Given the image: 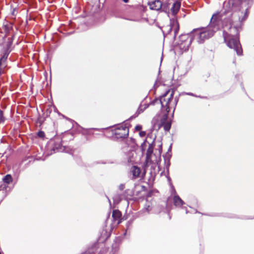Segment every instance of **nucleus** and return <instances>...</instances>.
I'll return each instance as SVG.
<instances>
[{"mask_svg":"<svg viewBox=\"0 0 254 254\" xmlns=\"http://www.w3.org/2000/svg\"><path fill=\"white\" fill-rule=\"evenodd\" d=\"M190 43H191L190 40L186 41L184 43L185 45H186V46H184V44L182 43L180 44V48L181 49H182L184 51H186L188 50L190 45Z\"/></svg>","mask_w":254,"mask_h":254,"instance_id":"2eb2a0df","label":"nucleus"},{"mask_svg":"<svg viewBox=\"0 0 254 254\" xmlns=\"http://www.w3.org/2000/svg\"><path fill=\"white\" fill-rule=\"evenodd\" d=\"M148 4L150 8L152 10L159 11L162 9V11L166 12L169 9L168 3H165L163 4L162 2L159 0H155L149 2Z\"/></svg>","mask_w":254,"mask_h":254,"instance_id":"20e7f679","label":"nucleus"},{"mask_svg":"<svg viewBox=\"0 0 254 254\" xmlns=\"http://www.w3.org/2000/svg\"><path fill=\"white\" fill-rule=\"evenodd\" d=\"M158 128L163 127L164 130L168 131L171 128V122L168 120V115L164 114L162 116V118L160 120V122L157 125Z\"/></svg>","mask_w":254,"mask_h":254,"instance_id":"39448f33","label":"nucleus"},{"mask_svg":"<svg viewBox=\"0 0 254 254\" xmlns=\"http://www.w3.org/2000/svg\"><path fill=\"white\" fill-rule=\"evenodd\" d=\"M253 2V0H237L238 4L240 5L241 8H246V10H248L249 5L251 4Z\"/></svg>","mask_w":254,"mask_h":254,"instance_id":"9d476101","label":"nucleus"},{"mask_svg":"<svg viewBox=\"0 0 254 254\" xmlns=\"http://www.w3.org/2000/svg\"><path fill=\"white\" fill-rule=\"evenodd\" d=\"M142 107H140L138 110V113H140L141 112H142L143 110L146 108V107H145L143 109H142Z\"/></svg>","mask_w":254,"mask_h":254,"instance_id":"aec40b11","label":"nucleus"},{"mask_svg":"<svg viewBox=\"0 0 254 254\" xmlns=\"http://www.w3.org/2000/svg\"><path fill=\"white\" fill-rule=\"evenodd\" d=\"M44 132L43 131H39L38 135L40 137H43L44 136Z\"/></svg>","mask_w":254,"mask_h":254,"instance_id":"6ab92c4d","label":"nucleus"},{"mask_svg":"<svg viewBox=\"0 0 254 254\" xmlns=\"http://www.w3.org/2000/svg\"><path fill=\"white\" fill-rule=\"evenodd\" d=\"M170 26L171 29L175 30V33H176L179 30V23L176 19H172L170 21Z\"/></svg>","mask_w":254,"mask_h":254,"instance_id":"9b49d317","label":"nucleus"},{"mask_svg":"<svg viewBox=\"0 0 254 254\" xmlns=\"http://www.w3.org/2000/svg\"><path fill=\"white\" fill-rule=\"evenodd\" d=\"M174 91L173 90H168L166 93L161 96L160 99H155L151 104L155 105L160 104L162 106V111L164 114H167L173 111L174 112L176 106L178 102V99L174 98Z\"/></svg>","mask_w":254,"mask_h":254,"instance_id":"7ed1b4c3","label":"nucleus"},{"mask_svg":"<svg viewBox=\"0 0 254 254\" xmlns=\"http://www.w3.org/2000/svg\"><path fill=\"white\" fill-rule=\"evenodd\" d=\"M0 120L1 121H4V119L3 118V117H2V111H0Z\"/></svg>","mask_w":254,"mask_h":254,"instance_id":"412c9836","label":"nucleus"},{"mask_svg":"<svg viewBox=\"0 0 254 254\" xmlns=\"http://www.w3.org/2000/svg\"><path fill=\"white\" fill-rule=\"evenodd\" d=\"M2 181L6 184V186H5V188H6L8 184L12 182V178L10 175L8 174L3 177Z\"/></svg>","mask_w":254,"mask_h":254,"instance_id":"4468645a","label":"nucleus"},{"mask_svg":"<svg viewBox=\"0 0 254 254\" xmlns=\"http://www.w3.org/2000/svg\"><path fill=\"white\" fill-rule=\"evenodd\" d=\"M228 23V24H224L223 25L224 41L229 48L236 52L238 55H242L243 51L238 37L239 27L233 26L231 20Z\"/></svg>","mask_w":254,"mask_h":254,"instance_id":"f257e3e1","label":"nucleus"},{"mask_svg":"<svg viewBox=\"0 0 254 254\" xmlns=\"http://www.w3.org/2000/svg\"><path fill=\"white\" fill-rule=\"evenodd\" d=\"M109 201L110 204H111V201H110V199H109Z\"/></svg>","mask_w":254,"mask_h":254,"instance_id":"393cba45","label":"nucleus"},{"mask_svg":"<svg viewBox=\"0 0 254 254\" xmlns=\"http://www.w3.org/2000/svg\"><path fill=\"white\" fill-rule=\"evenodd\" d=\"M125 2L127 3L128 2V0H123Z\"/></svg>","mask_w":254,"mask_h":254,"instance_id":"5701e85b","label":"nucleus"},{"mask_svg":"<svg viewBox=\"0 0 254 254\" xmlns=\"http://www.w3.org/2000/svg\"><path fill=\"white\" fill-rule=\"evenodd\" d=\"M188 95H192V93H187Z\"/></svg>","mask_w":254,"mask_h":254,"instance_id":"b1692460","label":"nucleus"},{"mask_svg":"<svg viewBox=\"0 0 254 254\" xmlns=\"http://www.w3.org/2000/svg\"><path fill=\"white\" fill-rule=\"evenodd\" d=\"M112 217H113L115 220H118V224H120L121 222V221L120 219L121 217V213L118 210H115L113 211Z\"/></svg>","mask_w":254,"mask_h":254,"instance_id":"f8f14e48","label":"nucleus"},{"mask_svg":"<svg viewBox=\"0 0 254 254\" xmlns=\"http://www.w3.org/2000/svg\"><path fill=\"white\" fill-rule=\"evenodd\" d=\"M120 189L121 190H123L124 188V185H121L120 186Z\"/></svg>","mask_w":254,"mask_h":254,"instance_id":"4be33fe9","label":"nucleus"},{"mask_svg":"<svg viewBox=\"0 0 254 254\" xmlns=\"http://www.w3.org/2000/svg\"><path fill=\"white\" fill-rule=\"evenodd\" d=\"M130 174L132 175V179H136L139 177L141 175L140 169L137 166H132L130 169Z\"/></svg>","mask_w":254,"mask_h":254,"instance_id":"6e6552de","label":"nucleus"},{"mask_svg":"<svg viewBox=\"0 0 254 254\" xmlns=\"http://www.w3.org/2000/svg\"><path fill=\"white\" fill-rule=\"evenodd\" d=\"M171 194L173 196V202L176 206L181 207L185 203L179 196L177 195L174 187L172 188Z\"/></svg>","mask_w":254,"mask_h":254,"instance_id":"423d86ee","label":"nucleus"},{"mask_svg":"<svg viewBox=\"0 0 254 254\" xmlns=\"http://www.w3.org/2000/svg\"><path fill=\"white\" fill-rule=\"evenodd\" d=\"M142 129V126L141 125H137L135 127V129L137 131H140Z\"/></svg>","mask_w":254,"mask_h":254,"instance_id":"f3484780","label":"nucleus"},{"mask_svg":"<svg viewBox=\"0 0 254 254\" xmlns=\"http://www.w3.org/2000/svg\"><path fill=\"white\" fill-rule=\"evenodd\" d=\"M218 14L212 15L209 24L206 27L194 29L191 34L196 39L199 43H202L205 40L213 36L214 33L219 28L218 20Z\"/></svg>","mask_w":254,"mask_h":254,"instance_id":"f03ea898","label":"nucleus"},{"mask_svg":"<svg viewBox=\"0 0 254 254\" xmlns=\"http://www.w3.org/2000/svg\"><path fill=\"white\" fill-rule=\"evenodd\" d=\"M114 202L115 203H118L121 200V197L120 195H116L113 197Z\"/></svg>","mask_w":254,"mask_h":254,"instance_id":"dca6fc26","label":"nucleus"},{"mask_svg":"<svg viewBox=\"0 0 254 254\" xmlns=\"http://www.w3.org/2000/svg\"><path fill=\"white\" fill-rule=\"evenodd\" d=\"M139 134L140 136L144 137V136H145V135L146 134V132H145V131H140L139 132Z\"/></svg>","mask_w":254,"mask_h":254,"instance_id":"a211bd4d","label":"nucleus"},{"mask_svg":"<svg viewBox=\"0 0 254 254\" xmlns=\"http://www.w3.org/2000/svg\"><path fill=\"white\" fill-rule=\"evenodd\" d=\"M115 134L119 135V137H125L128 134V129L126 127H122L116 129Z\"/></svg>","mask_w":254,"mask_h":254,"instance_id":"0eeeda50","label":"nucleus"},{"mask_svg":"<svg viewBox=\"0 0 254 254\" xmlns=\"http://www.w3.org/2000/svg\"><path fill=\"white\" fill-rule=\"evenodd\" d=\"M180 3L179 2L176 1L175 2L173 5L172 7L171 8V10L173 14H176L177 13L178 11L180 8Z\"/></svg>","mask_w":254,"mask_h":254,"instance_id":"ddd939ff","label":"nucleus"},{"mask_svg":"<svg viewBox=\"0 0 254 254\" xmlns=\"http://www.w3.org/2000/svg\"><path fill=\"white\" fill-rule=\"evenodd\" d=\"M8 57V54H4L0 60V75L3 73L4 68L6 67L5 62Z\"/></svg>","mask_w":254,"mask_h":254,"instance_id":"1a4fd4ad","label":"nucleus"}]
</instances>
